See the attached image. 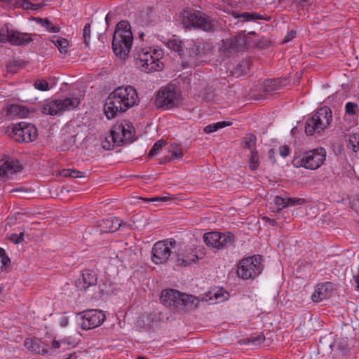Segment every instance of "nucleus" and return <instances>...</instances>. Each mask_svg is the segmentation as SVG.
<instances>
[{"mask_svg": "<svg viewBox=\"0 0 359 359\" xmlns=\"http://www.w3.org/2000/svg\"><path fill=\"white\" fill-rule=\"evenodd\" d=\"M19 65H20V64L18 61H13V62H11L7 65V68H8V71L13 72L14 69H13V67H18Z\"/></svg>", "mask_w": 359, "mask_h": 359, "instance_id": "55", "label": "nucleus"}, {"mask_svg": "<svg viewBox=\"0 0 359 359\" xmlns=\"http://www.w3.org/2000/svg\"><path fill=\"white\" fill-rule=\"evenodd\" d=\"M292 1L297 4H303L306 2V0H292Z\"/></svg>", "mask_w": 359, "mask_h": 359, "instance_id": "62", "label": "nucleus"}, {"mask_svg": "<svg viewBox=\"0 0 359 359\" xmlns=\"http://www.w3.org/2000/svg\"><path fill=\"white\" fill-rule=\"evenodd\" d=\"M34 86L37 90L46 91L49 89V85L45 79H37L34 81Z\"/></svg>", "mask_w": 359, "mask_h": 359, "instance_id": "42", "label": "nucleus"}, {"mask_svg": "<svg viewBox=\"0 0 359 359\" xmlns=\"http://www.w3.org/2000/svg\"><path fill=\"white\" fill-rule=\"evenodd\" d=\"M265 341V337L263 334L257 336H252L248 339H243L239 341L241 344H251L252 348H255L259 346Z\"/></svg>", "mask_w": 359, "mask_h": 359, "instance_id": "27", "label": "nucleus"}, {"mask_svg": "<svg viewBox=\"0 0 359 359\" xmlns=\"http://www.w3.org/2000/svg\"><path fill=\"white\" fill-rule=\"evenodd\" d=\"M102 145L103 149H104L106 150H109L111 149V147H114V146H113V143H112L111 139L109 138V140H107V137H106L105 140L102 142Z\"/></svg>", "mask_w": 359, "mask_h": 359, "instance_id": "52", "label": "nucleus"}, {"mask_svg": "<svg viewBox=\"0 0 359 359\" xmlns=\"http://www.w3.org/2000/svg\"><path fill=\"white\" fill-rule=\"evenodd\" d=\"M155 104L158 108H172L178 104V95L173 88L170 86L163 88L158 93Z\"/></svg>", "mask_w": 359, "mask_h": 359, "instance_id": "12", "label": "nucleus"}, {"mask_svg": "<svg viewBox=\"0 0 359 359\" xmlns=\"http://www.w3.org/2000/svg\"><path fill=\"white\" fill-rule=\"evenodd\" d=\"M52 347L53 348H58L60 347V342L57 340H53L52 341Z\"/></svg>", "mask_w": 359, "mask_h": 359, "instance_id": "60", "label": "nucleus"}, {"mask_svg": "<svg viewBox=\"0 0 359 359\" xmlns=\"http://www.w3.org/2000/svg\"><path fill=\"white\" fill-rule=\"evenodd\" d=\"M172 198H172L170 195L165 196H156V197L150 198H140V199H141L142 201H151V202H154V201L166 202L170 200H172Z\"/></svg>", "mask_w": 359, "mask_h": 359, "instance_id": "47", "label": "nucleus"}, {"mask_svg": "<svg viewBox=\"0 0 359 359\" xmlns=\"http://www.w3.org/2000/svg\"><path fill=\"white\" fill-rule=\"evenodd\" d=\"M231 123L230 121H220L215 123L210 124L205 126L203 129V131L206 134H210L213 132L218 130L220 128H223L226 126H230Z\"/></svg>", "mask_w": 359, "mask_h": 359, "instance_id": "31", "label": "nucleus"}, {"mask_svg": "<svg viewBox=\"0 0 359 359\" xmlns=\"http://www.w3.org/2000/svg\"><path fill=\"white\" fill-rule=\"evenodd\" d=\"M52 42L58 48L61 53H67V48L69 46V42L67 39L62 37L53 36Z\"/></svg>", "mask_w": 359, "mask_h": 359, "instance_id": "32", "label": "nucleus"}, {"mask_svg": "<svg viewBox=\"0 0 359 359\" xmlns=\"http://www.w3.org/2000/svg\"><path fill=\"white\" fill-rule=\"evenodd\" d=\"M262 257L254 255L242 259L237 266V275L243 280L254 279L262 272Z\"/></svg>", "mask_w": 359, "mask_h": 359, "instance_id": "5", "label": "nucleus"}, {"mask_svg": "<svg viewBox=\"0 0 359 359\" xmlns=\"http://www.w3.org/2000/svg\"><path fill=\"white\" fill-rule=\"evenodd\" d=\"M81 174H82L81 172L79 171V170H72L71 169V175H70V177H72V178H77V177H82L81 175Z\"/></svg>", "mask_w": 359, "mask_h": 359, "instance_id": "56", "label": "nucleus"}, {"mask_svg": "<svg viewBox=\"0 0 359 359\" xmlns=\"http://www.w3.org/2000/svg\"><path fill=\"white\" fill-rule=\"evenodd\" d=\"M118 217H111L102 219L98 224L100 231L102 233H111L119 229L121 226H128Z\"/></svg>", "mask_w": 359, "mask_h": 359, "instance_id": "16", "label": "nucleus"}, {"mask_svg": "<svg viewBox=\"0 0 359 359\" xmlns=\"http://www.w3.org/2000/svg\"><path fill=\"white\" fill-rule=\"evenodd\" d=\"M41 341L38 339H27L25 341V346L31 352L35 354L42 353L43 355L48 353L47 349L41 348Z\"/></svg>", "mask_w": 359, "mask_h": 359, "instance_id": "25", "label": "nucleus"}, {"mask_svg": "<svg viewBox=\"0 0 359 359\" xmlns=\"http://www.w3.org/2000/svg\"><path fill=\"white\" fill-rule=\"evenodd\" d=\"M348 142L352 150L357 152L359 150V132L353 133L348 137Z\"/></svg>", "mask_w": 359, "mask_h": 359, "instance_id": "37", "label": "nucleus"}, {"mask_svg": "<svg viewBox=\"0 0 359 359\" xmlns=\"http://www.w3.org/2000/svg\"><path fill=\"white\" fill-rule=\"evenodd\" d=\"M171 154H172V158L178 159V158H182L183 156V153H182L181 149H177L176 150L171 151Z\"/></svg>", "mask_w": 359, "mask_h": 359, "instance_id": "53", "label": "nucleus"}, {"mask_svg": "<svg viewBox=\"0 0 359 359\" xmlns=\"http://www.w3.org/2000/svg\"><path fill=\"white\" fill-rule=\"evenodd\" d=\"M11 135L17 142H31L36 139L37 130L31 123L20 122L12 127Z\"/></svg>", "mask_w": 359, "mask_h": 359, "instance_id": "9", "label": "nucleus"}, {"mask_svg": "<svg viewBox=\"0 0 359 359\" xmlns=\"http://www.w3.org/2000/svg\"><path fill=\"white\" fill-rule=\"evenodd\" d=\"M161 54L156 50L152 51L141 50L135 57L136 65L142 72L149 73L163 69V63L160 60Z\"/></svg>", "mask_w": 359, "mask_h": 359, "instance_id": "4", "label": "nucleus"}, {"mask_svg": "<svg viewBox=\"0 0 359 359\" xmlns=\"http://www.w3.org/2000/svg\"><path fill=\"white\" fill-rule=\"evenodd\" d=\"M234 236L231 233H220V238L217 244V249L220 250L233 245Z\"/></svg>", "mask_w": 359, "mask_h": 359, "instance_id": "28", "label": "nucleus"}, {"mask_svg": "<svg viewBox=\"0 0 359 359\" xmlns=\"http://www.w3.org/2000/svg\"><path fill=\"white\" fill-rule=\"evenodd\" d=\"M227 50L229 53L241 52L246 48V41L244 36H236L227 43Z\"/></svg>", "mask_w": 359, "mask_h": 359, "instance_id": "21", "label": "nucleus"}, {"mask_svg": "<svg viewBox=\"0 0 359 359\" xmlns=\"http://www.w3.org/2000/svg\"><path fill=\"white\" fill-rule=\"evenodd\" d=\"M214 297L216 299H219L224 297L221 301H223L224 299H226V297L229 295V294L226 292H222V290H218L214 293Z\"/></svg>", "mask_w": 359, "mask_h": 359, "instance_id": "51", "label": "nucleus"}, {"mask_svg": "<svg viewBox=\"0 0 359 359\" xmlns=\"http://www.w3.org/2000/svg\"><path fill=\"white\" fill-rule=\"evenodd\" d=\"M181 299L182 304H180V311H182L194 310L200 304V299L198 297L184 293H182Z\"/></svg>", "mask_w": 359, "mask_h": 359, "instance_id": "20", "label": "nucleus"}, {"mask_svg": "<svg viewBox=\"0 0 359 359\" xmlns=\"http://www.w3.org/2000/svg\"><path fill=\"white\" fill-rule=\"evenodd\" d=\"M176 241L171 238L156 242L151 250V260L156 264L165 263L170 258Z\"/></svg>", "mask_w": 359, "mask_h": 359, "instance_id": "7", "label": "nucleus"}, {"mask_svg": "<svg viewBox=\"0 0 359 359\" xmlns=\"http://www.w3.org/2000/svg\"><path fill=\"white\" fill-rule=\"evenodd\" d=\"M182 295L180 291L174 289L164 290L161 292V302L167 307L180 311L182 302Z\"/></svg>", "mask_w": 359, "mask_h": 359, "instance_id": "13", "label": "nucleus"}, {"mask_svg": "<svg viewBox=\"0 0 359 359\" xmlns=\"http://www.w3.org/2000/svg\"><path fill=\"white\" fill-rule=\"evenodd\" d=\"M16 237H17V234L16 233H12L9 236V240L15 243V240H16Z\"/></svg>", "mask_w": 359, "mask_h": 359, "instance_id": "61", "label": "nucleus"}, {"mask_svg": "<svg viewBox=\"0 0 359 359\" xmlns=\"http://www.w3.org/2000/svg\"><path fill=\"white\" fill-rule=\"evenodd\" d=\"M34 34L20 32L17 30L1 29L0 41L1 43L8 42L12 46H25L33 41L32 36Z\"/></svg>", "mask_w": 359, "mask_h": 359, "instance_id": "8", "label": "nucleus"}, {"mask_svg": "<svg viewBox=\"0 0 359 359\" xmlns=\"http://www.w3.org/2000/svg\"><path fill=\"white\" fill-rule=\"evenodd\" d=\"M165 144V142L164 140H159L156 142L154 146L152 147V149L150 150L149 153V156H153L156 155L158 151Z\"/></svg>", "mask_w": 359, "mask_h": 359, "instance_id": "45", "label": "nucleus"}, {"mask_svg": "<svg viewBox=\"0 0 359 359\" xmlns=\"http://www.w3.org/2000/svg\"><path fill=\"white\" fill-rule=\"evenodd\" d=\"M286 79H269L264 83V91L268 94H272L273 92L278 90L285 85Z\"/></svg>", "mask_w": 359, "mask_h": 359, "instance_id": "24", "label": "nucleus"}, {"mask_svg": "<svg viewBox=\"0 0 359 359\" xmlns=\"http://www.w3.org/2000/svg\"><path fill=\"white\" fill-rule=\"evenodd\" d=\"M350 207L352 210L359 214V195H353L349 198Z\"/></svg>", "mask_w": 359, "mask_h": 359, "instance_id": "43", "label": "nucleus"}, {"mask_svg": "<svg viewBox=\"0 0 359 359\" xmlns=\"http://www.w3.org/2000/svg\"><path fill=\"white\" fill-rule=\"evenodd\" d=\"M114 133H122L121 138H124L126 143H131L134 141L135 128L129 123L125 122L124 123H118L115 125Z\"/></svg>", "mask_w": 359, "mask_h": 359, "instance_id": "18", "label": "nucleus"}, {"mask_svg": "<svg viewBox=\"0 0 359 359\" xmlns=\"http://www.w3.org/2000/svg\"><path fill=\"white\" fill-rule=\"evenodd\" d=\"M313 115L316 118V121L323 127V130L327 128L332 121V111L327 107H321Z\"/></svg>", "mask_w": 359, "mask_h": 359, "instance_id": "19", "label": "nucleus"}, {"mask_svg": "<svg viewBox=\"0 0 359 359\" xmlns=\"http://www.w3.org/2000/svg\"><path fill=\"white\" fill-rule=\"evenodd\" d=\"M257 137L253 134H249L245 137V140H244L243 143V148L244 149H252L253 147L255 146L256 144Z\"/></svg>", "mask_w": 359, "mask_h": 359, "instance_id": "41", "label": "nucleus"}, {"mask_svg": "<svg viewBox=\"0 0 359 359\" xmlns=\"http://www.w3.org/2000/svg\"><path fill=\"white\" fill-rule=\"evenodd\" d=\"M38 21L50 32L57 33L60 31L59 27L53 25L48 18H39Z\"/></svg>", "mask_w": 359, "mask_h": 359, "instance_id": "34", "label": "nucleus"}, {"mask_svg": "<svg viewBox=\"0 0 359 359\" xmlns=\"http://www.w3.org/2000/svg\"><path fill=\"white\" fill-rule=\"evenodd\" d=\"M333 284L330 282L318 284L316 285L315 292L311 298L314 302H320L324 299H329L333 292Z\"/></svg>", "mask_w": 359, "mask_h": 359, "instance_id": "15", "label": "nucleus"}, {"mask_svg": "<svg viewBox=\"0 0 359 359\" xmlns=\"http://www.w3.org/2000/svg\"><path fill=\"white\" fill-rule=\"evenodd\" d=\"M290 148L287 145L280 146L279 148V152L280 156L283 157H286L290 154Z\"/></svg>", "mask_w": 359, "mask_h": 359, "instance_id": "50", "label": "nucleus"}, {"mask_svg": "<svg viewBox=\"0 0 359 359\" xmlns=\"http://www.w3.org/2000/svg\"><path fill=\"white\" fill-rule=\"evenodd\" d=\"M60 175L65 177H70L71 169H63L60 172Z\"/></svg>", "mask_w": 359, "mask_h": 359, "instance_id": "57", "label": "nucleus"}, {"mask_svg": "<svg viewBox=\"0 0 359 359\" xmlns=\"http://www.w3.org/2000/svg\"><path fill=\"white\" fill-rule=\"evenodd\" d=\"M97 283V276L95 271L86 269L82 271L81 278L75 281L76 287L80 290H86L91 286H95Z\"/></svg>", "mask_w": 359, "mask_h": 359, "instance_id": "14", "label": "nucleus"}, {"mask_svg": "<svg viewBox=\"0 0 359 359\" xmlns=\"http://www.w3.org/2000/svg\"><path fill=\"white\" fill-rule=\"evenodd\" d=\"M79 326L82 330H91L101 325L106 319L104 313L101 310L90 309L81 313Z\"/></svg>", "mask_w": 359, "mask_h": 359, "instance_id": "10", "label": "nucleus"}, {"mask_svg": "<svg viewBox=\"0 0 359 359\" xmlns=\"http://www.w3.org/2000/svg\"><path fill=\"white\" fill-rule=\"evenodd\" d=\"M219 238L220 233L218 232H208L203 235V241L205 244L217 249Z\"/></svg>", "mask_w": 359, "mask_h": 359, "instance_id": "29", "label": "nucleus"}, {"mask_svg": "<svg viewBox=\"0 0 359 359\" xmlns=\"http://www.w3.org/2000/svg\"><path fill=\"white\" fill-rule=\"evenodd\" d=\"M229 13L234 18H242V22L256 21L258 20H268L269 19V18H264V16L257 13L244 12L242 13H239L236 11H231L230 12H229Z\"/></svg>", "mask_w": 359, "mask_h": 359, "instance_id": "22", "label": "nucleus"}, {"mask_svg": "<svg viewBox=\"0 0 359 359\" xmlns=\"http://www.w3.org/2000/svg\"><path fill=\"white\" fill-rule=\"evenodd\" d=\"M316 118L313 115L309 118L305 123V133L307 135H313L315 133H320L323 130V127L316 121Z\"/></svg>", "mask_w": 359, "mask_h": 359, "instance_id": "23", "label": "nucleus"}, {"mask_svg": "<svg viewBox=\"0 0 359 359\" xmlns=\"http://www.w3.org/2000/svg\"><path fill=\"white\" fill-rule=\"evenodd\" d=\"M83 36L85 43L88 45L90 39V25L88 23L84 26L83 30Z\"/></svg>", "mask_w": 359, "mask_h": 359, "instance_id": "48", "label": "nucleus"}, {"mask_svg": "<svg viewBox=\"0 0 359 359\" xmlns=\"http://www.w3.org/2000/svg\"><path fill=\"white\" fill-rule=\"evenodd\" d=\"M69 320L67 317H63L61 318L60 325L63 327L67 326L68 325Z\"/></svg>", "mask_w": 359, "mask_h": 359, "instance_id": "59", "label": "nucleus"}, {"mask_svg": "<svg viewBox=\"0 0 359 359\" xmlns=\"http://www.w3.org/2000/svg\"><path fill=\"white\" fill-rule=\"evenodd\" d=\"M114 130H115V125L114 126L113 128L111 130L110 135L109 136H107V140H109V138L111 139V140L113 143V146H115V145L119 146L121 144H126V142L125 141L124 138H121V137H123L121 135L122 133H120L118 135V133H114Z\"/></svg>", "mask_w": 359, "mask_h": 359, "instance_id": "33", "label": "nucleus"}, {"mask_svg": "<svg viewBox=\"0 0 359 359\" xmlns=\"http://www.w3.org/2000/svg\"><path fill=\"white\" fill-rule=\"evenodd\" d=\"M133 34L120 35L119 31H115L112 40V48L114 53L120 57H124L130 52L133 43Z\"/></svg>", "mask_w": 359, "mask_h": 359, "instance_id": "11", "label": "nucleus"}, {"mask_svg": "<svg viewBox=\"0 0 359 359\" xmlns=\"http://www.w3.org/2000/svg\"><path fill=\"white\" fill-rule=\"evenodd\" d=\"M27 111L25 107L17 104H12L8 109V112L11 114H15L20 117L25 116Z\"/></svg>", "mask_w": 359, "mask_h": 359, "instance_id": "35", "label": "nucleus"}, {"mask_svg": "<svg viewBox=\"0 0 359 359\" xmlns=\"http://www.w3.org/2000/svg\"><path fill=\"white\" fill-rule=\"evenodd\" d=\"M306 203V200L302 198H287V207L300 205Z\"/></svg>", "mask_w": 359, "mask_h": 359, "instance_id": "46", "label": "nucleus"}, {"mask_svg": "<svg viewBox=\"0 0 359 359\" xmlns=\"http://www.w3.org/2000/svg\"><path fill=\"white\" fill-rule=\"evenodd\" d=\"M80 100L76 97H67L65 100H53L45 102L41 107L42 113L48 115H57L60 112L76 108Z\"/></svg>", "mask_w": 359, "mask_h": 359, "instance_id": "6", "label": "nucleus"}, {"mask_svg": "<svg viewBox=\"0 0 359 359\" xmlns=\"http://www.w3.org/2000/svg\"><path fill=\"white\" fill-rule=\"evenodd\" d=\"M274 203L276 205L280 206V208L287 207V198H283L280 196H276L274 198Z\"/></svg>", "mask_w": 359, "mask_h": 359, "instance_id": "49", "label": "nucleus"}, {"mask_svg": "<svg viewBox=\"0 0 359 359\" xmlns=\"http://www.w3.org/2000/svg\"><path fill=\"white\" fill-rule=\"evenodd\" d=\"M203 44L201 42H196L191 47L189 48V55L191 56L200 55L203 52L202 46Z\"/></svg>", "mask_w": 359, "mask_h": 359, "instance_id": "40", "label": "nucleus"}, {"mask_svg": "<svg viewBox=\"0 0 359 359\" xmlns=\"http://www.w3.org/2000/svg\"><path fill=\"white\" fill-rule=\"evenodd\" d=\"M22 170V165L16 159H8L0 165V178H8V174L15 173Z\"/></svg>", "mask_w": 359, "mask_h": 359, "instance_id": "17", "label": "nucleus"}, {"mask_svg": "<svg viewBox=\"0 0 359 359\" xmlns=\"http://www.w3.org/2000/svg\"><path fill=\"white\" fill-rule=\"evenodd\" d=\"M111 15L109 13H108L105 17V21H106L107 24H108V22L111 20Z\"/></svg>", "mask_w": 359, "mask_h": 359, "instance_id": "64", "label": "nucleus"}, {"mask_svg": "<svg viewBox=\"0 0 359 359\" xmlns=\"http://www.w3.org/2000/svg\"><path fill=\"white\" fill-rule=\"evenodd\" d=\"M167 46L169 49L178 53L180 55L183 53V43L177 38H172L167 42Z\"/></svg>", "mask_w": 359, "mask_h": 359, "instance_id": "30", "label": "nucleus"}, {"mask_svg": "<svg viewBox=\"0 0 359 359\" xmlns=\"http://www.w3.org/2000/svg\"><path fill=\"white\" fill-rule=\"evenodd\" d=\"M16 6L19 7H22L26 10H37L41 6V4H34L31 3L29 0H18L16 2Z\"/></svg>", "mask_w": 359, "mask_h": 359, "instance_id": "36", "label": "nucleus"}, {"mask_svg": "<svg viewBox=\"0 0 359 359\" xmlns=\"http://www.w3.org/2000/svg\"><path fill=\"white\" fill-rule=\"evenodd\" d=\"M24 241V233L22 232L19 235L17 234L16 240H15V244H19Z\"/></svg>", "mask_w": 359, "mask_h": 359, "instance_id": "58", "label": "nucleus"}, {"mask_svg": "<svg viewBox=\"0 0 359 359\" xmlns=\"http://www.w3.org/2000/svg\"><path fill=\"white\" fill-rule=\"evenodd\" d=\"M182 22L186 27H196L204 32H214L216 20L202 15L198 11L186 9L182 13Z\"/></svg>", "mask_w": 359, "mask_h": 359, "instance_id": "3", "label": "nucleus"}, {"mask_svg": "<svg viewBox=\"0 0 359 359\" xmlns=\"http://www.w3.org/2000/svg\"><path fill=\"white\" fill-rule=\"evenodd\" d=\"M198 259V257L196 255H182L181 257V255L180 253H177L175 262L177 266H187L191 264V263L195 262Z\"/></svg>", "mask_w": 359, "mask_h": 359, "instance_id": "26", "label": "nucleus"}, {"mask_svg": "<svg viewBox=\"0 0 359 359\" xmlns=\"http://www.w3.org/2000/svg\"><path fill=\"white\" fill-rule=\"evenodd\" d=\"M1 263L4 266H8L11 264L10 258L5 254L3 257H1Z\"/></svg>", "mask_w": 359, "mask_h": 359, "instance_id": "54", "label": "nucleus"}, {"mask_svg": "<svg viewBox=\"0 0 359 359\" xmlns=\"http://www.w3.org/2000/svg\"><path fill=\"white\" fill-rule=\"evenodd\" d=\"M139 97L135 88L131 86H119L111 92L104 105V113L108 119L116 117L118 114L126 111L137 104Z\"/></svg>", "mask_w": 359, "mask_h": 359, "instance_id": "1", "label": "nucleus"}, {"mask_svg": "<svg viewBox=\"0 0 359 359\" xmlns=\"http://www.w3.org/2000/svg\"><path fill=\"white\" fill-rule=\"evenodd\" d=\"M358 111V105L356 103L348 102L346 104V114L355 115Z\"/></svg>", "mask_w": 359, "mask_h": 359, "instance_id": "44", "label": "nucleus"}, {"mask_svg": "<svg viewBox=\"0 0 359 359\" xmlns=\"http://www.w3.org/2000/svg\"><path fill=\"white\" fill-rule=\"evenodd\" d=\"M11 192H22V193H26V191H24L22 188H18V189H13Z\"/></svg>", "mask_w": 359, "mask_h": 359, "instance_id": "63", "label": "nucleus"}, {"mask_svg": "<svg viewBox=\"0 0 359 359\" xmlns=\"http://www.w3.org/2000/svg\"><path fill=\"white\" fill-rule=\"evenodd\" d=\"M325 158V149L319 147L303 153L302 157H294L292 164L297 168L304 167L306 169L316 170L323 164Z\"/></svg>", "mask_w": 359, "mask_h": 359, "instance_id": "2", "label": "nucleus"}, {"mask_svg": "<svg viewBox=\"0 0 359 359\" xmlns=\"http://www.w3.org/2000/svg\"><path fill=\"white\" fill-rule=\"evenodd\" d=\"M115 31H119L120 35H127L128 33L133 34L129 23L125 20H122L116 25Z\"/></svg>", "mask_w": 359, "mask_h": 359, "instance_id": "38", "label": "nucleus"}, {"mask_svg": "<svg viewBox=\"0 0 359 359\" xmlns=\"http://www.w3.org/2000/svg\"><path fill=\"white\" fill-rule=\"evenodd\" d=\"M259 166V155L257 151L254 149H251V156L250 158V168L251 170H256Z\"/></svg>", "mask_w": 359, "mask_h": 359, "instance_id": "39", "label": "nucleus"}]
</instances>
